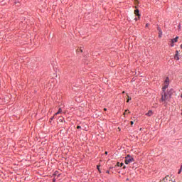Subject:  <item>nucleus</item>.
Instances as JSON below:
<instances>
[{
	"label": "nucleus",
	"mask_w": 182,
	"mask_h": 182,
	"mask_svg": "<svg viewBox=\"0 0 182 182\" xmlns=\"http://www.w3.org/2000/svg\"><path fill=\"white\" fill-rule=\"evenodd\" d=\"M58 120L60 123H63V117H58Z\"/></svg>",
	"instance_id": "11"
},
{
	"label": "nucleus",
	"mask_w": 182,
	"mask_h": 182,
	"mask_svg": "<svg viewBox=\"0 0 182 182\" xmlns=\"http://www.w3.org/2000/svg\"><path fill=\"white\" fill-rule=\"evenodd\" d=\"M77 52H81L82 53V52H83V50H82V48H80V49L77 50Z\"/></svg>",
	"instance_id": "15"
},
{
	"label": "nucleus",
	"mask_w": 182,
	"mask_h": 182,
	"mask_svg": "<svg viewBox=\"0 0 182 182\" xmlns=\"http://www.w3.org/2000/svg\"><path fill=\"white\" fill-rule=\"evenodd\" d=\"M60 113H62V108H59L58 112H56V113L54 114V116H57V114H60Z\"/></svg>",
	"instance_id": "10"
},
{
	"label": "nucleus",
	"mask_w": 182,
	"mask_h": 182,
	"mask_svg": "<svg viewBox=\"0 0 182 182\" xmlns=\"http://www.w3.org/2000/svg\"><path fill=\"white\" fill-rule=\"evenodd\" d=\"M131 126H133V124H134V122H133V121H131Z\"/></svg>",
	"instance_id": "16"
},
{
	"label": "nucleus",
	"mask_w": 182,
	"mask_h": 182,
	"mask_svg": "<svg viewBox=\"0 0 182 182\" xmlns=\"http://www.w3.org/2000/svg\"><path fill=\"white\" fill-rule=\"evenodd\" d=\"M174 93V90L170 89L168 91H163L161 94V100L160 102L164 103V105H167L168 102H170V99H171V95Z\"/></svg>",
	"instance_id": "1"
},
{
	"label": "nucleus",
	"mask_w": 182,
	"mask_h": 182,
	"mask_svg": "<svg viewBox=\"0 0 182 182\" xmlns=\"http://www.w3.org/2000/svg\"><path fill=\"white\" fill-rule=\"evenodd\" d=\"M122 93H124V92H123Z\"/></svg>",
	"instance_id": "29"
},
{
	"label": "nucleus",
	"mask_w": 182,
	"mask_h": 182,
	"mask_svg": "<svg viewBox=\"0 0 182 182\" xmlns=\"http://www.w3.org/2000/svg\"><path fill=\"white\" fill-rule=\"evenodd\" d=\"M123 168H126V166H124Z\"/></svg>",
	"instance_id": "25"
},
{
	"label": "nucleus",
	"mask_w": 182,
	"mask_h": 182,
	"mask_svg": "<svg viewBox=\"0 0 182 182\" xmlns=\"http://www.w3.org/2000/svg\"><path fill=\"white\" fill-rule=\"evenodd\" d=\"M53 117H55V116H53V117H51L50 119L53 120Z\"/></svg>",
	"instance_id": "23"
},
{
	"label": "nucleus",
	"mask_w": 182,
	"mask_h": 182,
	"mask_svg": "<svg viewBox=\"0 0 182 182\" xmlns=\"http://www.w3.org/2000/svg\"><path fill=\"white\" fill-rule=\"evenodd\" d=\"M139 9H136L135 11H134V14H135V15H136V16H138L139 18H140V14H139Z\"/></svg>",
	"instance_id": "5"
},
{
	"label": "nucleus",
	"mask_w": 182,
	"mask_h": 182,
	"mask_svg": "<svg viewBox=\"0 0 182 182\" xmlns=\"http://www.w3.org/2000/svg\"><path fill=\"white\" fill-rule=\"evenodd\" d=\"M124 164H123V163L117 162V166H118V167H122V166H123Z\"/></svg>",
	"instance_id": "12"
},
{
	"label": "nucleus",
	"mask_w": 182,
	"mask_h": 182,
	"mask_svg": "<svg viewBox=\"0 0 182 182\" xmlns=\"http://www.w3.org/2000/svg\"><path fill=\"white\" fill-rule=\"evenodd\" d=\"M169 83H170V80L168 79V77H166V79L164 83V87H162L163 92H166V89H167V87H168Z\"/></svg>",
	"instance_id": "3"
},
{
	"label": "nucleus",
	"mask_w": 182,
	"mask_h": 182,
	"mask_svg": "<svg viewBox=\"0 0 182 182\" xmlns=\"http://www.w3.org/2000/svg\"><path fill=\"white\" fill-rule=\"evenodd\" d=\"M174 59H176V60H180V57L178 56V53H176L174 56Z\"/></svg>",
	"instance_id": "8"
},
{
	"label": "nucleus",
	"mask_w": 182,
	"mask_h": 182,
	"mask_svg": "<svg viewBox=\"0 0 182 182\" xmlns=\"http://www.w3.org/2000/svg\"><path fill=\"white\" fill-rule=\"evenodd\" d=\"M176 53H178V51L176 50Z\"/></svg>",
	"instance_id": "27"
},
{
	"label": "nucleus",
	"mask_w": 182,
	"mask_h": 182,
	"mask_svg": "<svg viewBox=\"0 0 182 182\" xmlns=\"http://www.w3.org/2000/svg\"><path fill=\"white\" fill-rule=\"evenodd\" d=\"M53 182H55V179L53 180Z\"/></svg>",
	"instance_id": "28"
},
{
	"label": "nucleus",
	"mask_w": 182,
	"mask_h": 182,
	"mask_svg": "<svg viewBox=\"0 0 182 182\" xmlns=\"http://www.w3.org/2000/svg\"><path fill=\"white\" fill-rule=\"evenodd\" d=\"M160 182H176V180H173L171 178V176H166L165 178H163L162 181Z\"/></svg>",
	"instance_id": "4"
},
{
	"label": "nucleus",
	"mask_w": 182,
	"mask_h": 182,
	"mask_svg": "<svg viewBox=\"0 0 182 182\" xmlns=\"http://www.w3.org/2000/svg\"><path fill=\"white\" fill-rule=\"evenodd\" d=\"M97 170H99L100 173V168H99V166H97Z\"/></svg>",
	"instance_id": "19"
},
{
	"label": "nucleus",
	"mask_w": 182,
	"mask_h": 182,
	"mask_svg": "<svg viewBox=\"0 0 182 182\" xmlns=\"http://www.w3.org/2000/svg\"><path fill=\"white\" fill-rule=\"evenodd\" d=\"M77 129H82V127H80V126H77Z\"/></svg>",
	"instance_id": "18"
},
{
	"label": "nucleus",
	"mask_w": 182,
	"mask_h": 182,
	"mask_svg": "<svg viewBox=\"0 0 182 182\" xmlns=\"http://www.w3.org/2000/svg\"><path fill=\"white\" fill-rule=\"evenodd\" d=\"M178 36H176L175 38L171 40L172 43H174V42H178Z\"/></svg>",
	"instance_id": "6"
},
{
	"label": "nucleus",
	"mask_w": 182,
	"mask_h": 182,
	"mask_svg": "<svg viewBox=\"0 0 182 182\" xmlns=\"http://www.w3.org/2000/svg\"><path fill=\"white\" fill-rule=\"evenodd\" d=\"M181 168H181L180 171H178V174H180V173H181Z\"/></svg>",
	"instance_id": "21"
},
{
	"label": "nucleus",
	"mask_w": 182,
	"mask_h": 182,
	"mask_svg": "<svg viewBox=\"0 0 182 182\" xmlns=\"http://www.w3.org/2000/svg\"><path fill=\"white\" fill-rule=\"evenodd\" d=\"M105 154H107V151H105Z\"/></svg>",
	"instance_id": "26"
},
{
	"label": "nucleus",
	"mask_w": 182,
	"mask_h": 182,
	"mask_svg": "<svg viewBox=\"0 0 182 182\" xmlns=\"http://www.w3.org/2000/svg\"><path fill=\"white\" fill-rule=\"evenodd\" d=\"M134 161V159L130 155H127L125 157V164H130V163H133Z\"/></svg>",
	"instance_id": "2"
},
{
	"label": "nucleus",
	"mask_w": 182,
	"mask_h": 182,
	"mask_svg": "<svg viewBox=\"0 0 182 182\" xmlns=\"http://www.w3.org/2000/svg\"><path fill=\"white\" fill-rule=\"evenodd\" d=\"M106 173H107V174H109L110 171H107Z\"/></svg>",
	"instance_id": "20"
},
{
	"label": "nucleus",
	"mask_w": 182,
	"mask_h": 182,
	"mask_svg": "<svg viewBox=\"0 0 182 182\" xmlns=\"http://www.w3.org/2000/svg\"><path fill=\"white\" fill-rule=\"evenodd\" d=\"M127 113H130V112L129 111V109H127V110H125V112H124V116H126V114Z\"/></svg>",
	"instance_id": "14"
},
{
	"label": "nucleus",
	"mask_w": 182,
	"mask_h": 182,
	"mask_svg": "<svg viewBox=\"0 0 182 182\" xmlns=\"http://www.w3.org/2000/svg\"><path fill=\"white\" fill-rule=\"evenodd\" d=\"M147 26H149V23H147V24L146 25V27H147Z\"/></svg>",
	"instance_id": "24"
},
{
	"label": "nucleus",
	"mask_w": 182,
	"mask_h": 182,
	"mask_svg": "<svg viewBox=\"0 0 182 182\" xmlns=\"http://www.w3.org/2000/svg\"><path fill=\"white\" fill-rule=\"evenodd\" d=\"M127 102L129 103V102H130V100H132V97H130L129 95H127Z\"/></svg>",
	"instance_id": "13"
},
{
	"label": "nucleus",
	"mask_w": 182,
	"mask_h": 182,
	"mask_svg": "<svg viewBox=\"0 0 182 182\" xmlns=\"http://www.w3.org/2000/svg\"><path fill=\"white\" fill-rule=\"evenodd\" d=\"M106 110H107V109H106V108H104V111H105V112H106Z\"/></svg>",
	"instance_id": "22"
},
{
	"label": "nucleus",
	"mask_w": 182,
	"mask_h": 182,
	"mask_svg": "<svg viewBox=\"0 0 182 182\" xmlns=\"http://www.w3.org/2000/svg\"><path fill=\"white\" fill-rule=\"evenodd\" d=\"M146 114V116H149V117L152 116L153 115V111L149 110Z\"/></svg>",
	"instance_id": "7"
},
{
	"label": "nucleus",
	"mask_w": 182,
	"mask_h": 182,
	"mask_svg": "<svg viewBox=\"0 0 182 182\" xmlns=\"http://www.w3.org/2000/svg\"><path fill=\"white\" fill-rule=\"evenodd\" d=\"M171 46L173 48V46H174V43L171 42Z\"/></svg>",
	"instance_id": "17"
},
{
	"label": "nucleus",
	"mask_w": 182,
	"mask_h": 182,
	"mask_svg": "<svg viewBox=\"0 0 182 182\" xmlns=\"http://www.w3.org/2000/svg\"><path fill=\"white\" fill-rule=\"evenodd\" d=\"M162 35H163V31H161V29L159 28V38H161Z\"/></svg>",
	"instance_id": "9"
}]
</instances>
